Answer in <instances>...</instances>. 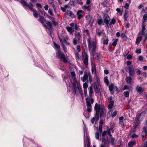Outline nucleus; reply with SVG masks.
Instances as JSON below:
<instances>
[{
    "label": "nucleus",
    "mask_w": 147,
    "mask_h": 147,
    "mask_svg": "<svg viewBox=\"0 0 147 147\" xmlns=\"http://www.w3.org/2000/svg\"><path fill=\"white\" fill-rule=\"evenodd\" d=\"M88 44V50L89 51H91L93 56L95 54L96 50L97 47V42L95 40L90 37L87 39Z\"/></svg>",
    "instance_id": "nucleus-1"
},
{
    "label": "nucleus",
    "mask_w": 147,
    "mask_h": 147,
    "mask_svg": "<svg viewBox=\"0 0 147 147\" xmlns=\"http://www.w3.org/2000/svg\"><path fill=\"white\" fill-rule=\"evenodd\" d=\"M94 109L96 112L95 117L98 120L99 119V114L100 118L103 117L105 111L104 107H101L100 105L96 103L94 107Z\"/></svg>",
    "instance_id": "nucleus-2"
},
{
    "label": "nucleus",
    "mask_w": 147,
    "mask_h": 147,
    "mask_svg": "<svg viewBox=\"0 0 147 147\" xmlns=\"http://www.w3.org/2000/svg\"><path fill=\"white\" fill-rule=\"evenodd\" d=\"M88 90L89 91V96L86 99V104H92L94 101L92 96V94L94 93L92 86H91L89 87Z\"/></svg>",
    "instance_id": "nucleus-3"
},
{
    "label": "nucleus",
    "mask_w": 147,
    "mask_h": 147,
    "mask_svg": "<svg viewBox=\"0 0 147 147\" xmlns=\"http://www.w3.org/2000/svg\"><path fill=\"white\" fill-rule=\"evenodd\" d=\"M56 57L61 60H63L64 62L66 63L67 61L65 55L61 53L59 50H58L56 53Z\"/></svg>",
    "instance_id": "nucleus-4"
},
{
    "label": "nucleus",
    "mask_w": 147,
    "mask_h": 147,
    "mask_svg": "<svg viewBox=\"0 0 147 147\" xmlns=\"http://www.w3.org/2000/svg\"><path fill=\"white\" fill-rule=\"evenodd\" d=\"M83 61L86 65H88V56L87 53H85L84 56L83 58Z\"/></svg>",
    "instance_id": "nucleus-5"
},
{
    "label": "nucleus",
    "mask_w": 147,
    "mask_h": 147,
    "mask_svg": "<svg viewBox=\"0 0 147 147\" xmlns=\"http://www.w3.org/2000/svg\"><path fill=\"white\" fill-rule=\"evenodd\" d=\"M104 22L107 25L109 24L110 19L109 16L107 14L104 15L103 17Z\"/></svg>",
    "instance_id": "nucleus-6"
},
{
    "label": "nucleus",
    "mask_w": 147,
    "mask_h": 147,
    "mask_svg": "<svg viewBox=\"0 0 147 147\" xmlns=\"http://www.w3.org/2000/svg\"><path fill=\"white\" fill-rule=\"evenodd\" d=\"M129 71V73L130 76H132L134 73V69L133 67H129L126 68Z\"/></svg>",
    "instance_id": "nucleus-7"
},
{
    "label": "nucleus",
    "mask_w": 147,
    "mask_h": 147,
    "mask_svg": "<svg viewBox=\"0 0 147 147\" xmlns=\"http://www.w3.org/2000/svg\"><path fill=\"white\" fill-rule=\"evenodd\" d=\"M84 147H86V144L87 147H90L89 138L87 136H86L84 138Z\"/></svg>",
    "instance_id": "nucleus-8"
},
{
    "label": "nucleus",
    "mask_w": 147,
    "mask_h": 147,
    "mask_svg": "<svg viewBox=\"0 0 147 147\" xmlns=\"http://www.w3.org/2000/svg\"><path fill=\"white\" fill-rule=\"evenodd\" d=\"M71 82L72 83V88L73 90H74V92L76 94H77V87L76 85H75L74 80H71Z\"/></svg>",
    "instance_id": "nucleus-9"
},
{
    "label": "nucleus",
    "mask_w": 147,
    "mask_h": 147,
    "mask_svg": "<svg viewBox=\"0 0 147 147\" xmlns=\"http://www.w3.org/2000/svg\"><path fill=\"white\" fill-rule=\"evenodd\" d=\"M83 13V11L82 10H79L77 12V14L78 16V19H80L82 17V14Z\"/></svg>",
    "instance_id": "nucleus-10"
},
{
    "label": "nucleus",
    "mask_w": 147,
    "mask_h": 147,
    "mask_svg": "<svg viewBox=\"0 0 147 147\" xmlns=\"http://www.w3.org/2000/svg\"><path fill=\"white\" fill-rule=\"evenodd\" d=\"M88 75L87 73L85 72L84 74V76L83 77L81 78V79L83 82H85L88 79Z\"/></svg>",
    "instance_id": "nucleus-11"
},
{
    "label": "nucleus",
    "mask_w": 147,
    "mask_h": 147,
    "mask_svg": "<svg viewBox=\"0 0 147 147\" xmlns=\"http://www.w3.org/2000/svg\"><path fill=\"white\" fill-rule=\"evenodd\" d=\"M59 39L62 45H64L65 44L69 45V44L67 43V41L65 38H59Z\"/></svg>",
    "instance_id": "nucleus-12"
},
{
    "label": "nucleus",
    "mask_w": 147,
    "mask_h": 147,
    "mask_svg": "<svg viewBox=\"0 0 147 147\" xmlns=\"http://www.w3.org/2000/svg\"><path fill=\"white\" fill-rule=\"evenodd\" d=\"M75 36L76 38H77V39L78 40H80L82 37L81 35L79 32H76Z\"/></svg>",
    "instance_id": "nucleus-13"
},
{
    "label": "nucleus",
    "mask_w": 147,
    "mask_h": 147,
    "mask_svg": "<svg viewBox=\"0 0 147 147\" xmlns=\"http://www.w3.org/2000/svg\"><path fill=\"white\" fill-rule=\"evenodd\" d=\"M145 115V112H142L140 113L139 115L137 116V119L140 120L142 119Z\"/></svg>",
    "instance_id": "nucleus-14"
},
{
    "label": "nucleus",
    "mask_w": 147,
    "mask_h": 147,
    "mask_svg": "<svg viewBox=\"0 0 147 147\" xmlns=\"http://www.w3.org/2000/svg\"><path fill=\"white\" fill-rule=\"evenodd\" d=\"M94 87L95 92L97 93H99L100 92V90L99 88H98L96 83L94 84Z\"/></svg>",
    "instance_id": "nucleus-15"
},
{
    "label": "nucleus",
    "mask_w": 147,
    "mask_h": 147,
    "mask_svg": "<svg viewBox=\"0 0 147 147\" xmlns=\"http://www.w3.org/2000/svg\"><path fill=\"white\" fill-rule=\"evenodd\" d=\"M87 106V111L89 113H90L91 112L92 109V107L91 104H86Z\"/></svg>",
    "instance_id": "nucleus-16"
},
{
    "label": "nucleus",
    "mask_w": 147,
    "mask_h": 147,
    "mask_svg": "<svg viewBox=\"0 0 147 147\" xmlns=\"http://www.w3.org/2000/svg\"><path fill=\"white\" fill-rule=\"evenodd\" d=\"M66 14L67 15H69L72 18H73L74 16V14L73 13L72 11H67L66 12Z\"/></svg>",
    "instance_id": "nucleus-17"
},
{
    "label": "nucleus",
    "mask_w": 147,
    "mask_h": 147,
    "mask_svg": "<svg viewBox=\"0 0 147 147\" xmlns=\"http://www.w3.org/2000/svg\"><path fill=\"white\" fill-rule=\"evenodd\" d=\"M86 18H87V20L88 21L89 24H90L91 26H92L93 22L92 19L90 18V16H88Z\"/></svg>",
    "instance_id": "nucleus-18"
},
{
    "label": "nucleus",
    "mask_w": 147,
    "mask_h": 147,
    "mask_svg": "<svg viewBox=\"0 0 147 147\" xmlns=\"http://www.w3.org/2000/svg\"><path fill=\"white\" fill-rule=\"evenodd\" d=\"M48 2L49 4L51 5L53 8L54 10H55V6L54 4V1L53 0H48Z\"/></svg>",
    "instance_id": "nucleus-19"
},
{
    "label": "nucleus",
    "mask_w": 147,
    "mask_h": 147,
    "mask_svg": "<svg viewBox=\"0 0 147 147\" xmlns=\"http://www.w3.org/2000/svg\"><path fill=\"white\" fill-rule=\"evenodd\" d=\"M147 134V131L144 130L142 132V139L143 141H144L145 140V136Z\"/></svg>",
    "instance_id": "nucleus-20"
},
{
    "label": "nucleus",
    "mask_w": 147,
    "mask_h": 147,
    "mask_svg": "<svg viewBox=\"0 0 147 147\" xmlns=\"http://www.w3.org/2000/svg\"><path fill=\"white\" fill-rule=\"evenodd\" d=\"M142 37L141 36L137 37L136 40V42L137 45H138L141 40H142Z\"/></svg>",
    "instance_id": "nucleus-21"
},
{
    "label": "nucleus",
    "mask_w": 147,
    "mask_h": 147,
    "mask_svg": "<svg viewBox=\"0 0 147 147\" xmlns=\"http://www.w3.org/2000/svg\"><path fill=\"white\" fill-rule=\"evenodd\" d=\"M39 18L38 20L41 23H44L46 22V21L44 18L43 17L41 16H39Z\"/></svg>",
    "instance_id": "nucleus-22"
},
{
    "label": "nucleus",
    "mask_w": 147,
    "mask_h": 147,
    "mask_svg": "<svg viewBox=\"0 0 147 147\" xmlns=\"http://www.w3.org/2000/svg\"><path fill=\"white\" fill-rule=\"evenodd\" d=\"M114 85L113 84H111L109 86V90L111 91V93L112 94L113 93V90Z\"/></svg>",
    "instance_id": "nucleus-23"
},
{
    "label": "nucleus",
    "mask_w": 147,
    "mask_h": 147,
    "mask_svg": "<svg viewBox=\"0 0 147 147\" xmlns=\"http://www.w3.org/2000/svg\"><path fill=\"white\" fill-rule=\"evenodd\" d=\"M26 6L28 7L29 9L32 11H33L35 9L33 8V5L31 3H30V4H28Z\"/></svg>",
    "instance_id": "nucleus-24"
},
{
    "label": "nucleus",
    "mask_w": 147,
    "mask_h": 147,
    "mask_svg": "<svg viewBox=\"0 0 147 147\" xmlns=\"http://www.w3.org/2000/svg\"><path fill=\"white\" fill-rule=\"evenodd\" d=\"M132 78L130 77H126V80L128 84H130L131 83Z\"/></svg>",
    "instance_id": "nucleus-25"
},
{
    "label": "nucleus",
    "mask_w": 147,
    "mask_h": 147,
    "mask_svg": "<svg viewBox=\"0 0 147 147\" xmlns=\"http://www.w3.org/2000/svg\"><path fill=\"white\" fill-rule=\"evenodd\" d=\"M66 29L70 34H71L74 32L73 29L71 27H66Z\"/></svg>",
    "instance_id": "nucleus-26"
},
{
    "label": "nucleus",
    "mask_w": 147,
    "mask_h": 147,
    "mask_svg": "<svg viewBox=\"0 0 147 147\" xmlns=\"http://www.w3.org/2000/svg\"><path fill=\"white\" fill-rule=\"evenodd\" d=\"M46 24H47L48 26V27H47L48 29H51L52 28V26L51 23L48 21L46 22Z\"/></svg>",
    "instance_id": "nucleus-27"
},
{
    "label": "nucleus",
    "mask_w": 147,
    "mask_h": 147,
    "mask_svg": "<svg viewBox=\"0 0 147 147\" xmlns=\"http://www.w3.org/2000/svg\"><path fill=\"white\" fill-rule=\"evenodd\" d=\"M33 11L34 12L33 14L34 16L36 18H37L38 14L37 13V12L36 10L35 9L34 10V11Z\"/></svg>",
    "instance_id": "nucleus-28"
},
{
    "label": "nucleus",
    "mask_w": 147,
    "mask_h": 147,
    "mask_svg": "<svg viewBox=\"0 0 147 147\" xmlns=\"http://www.w3.org/2000/svg\"><path fill=\"white\" fill-rule=\"evenodd\" d=\"M136 143V142L135 141H133V142H130L128 144V146L130 147H132L133 146V145L135 144Z\"/></svg>",
    "instance_id": "nucleus-29"
},
{
    "label": "nucleus",
    "mask_w": 147,
    "mask_h": 147,
    "mask_svg": "<svg viewBox=\"0 0 147 147\" xmlns=\"http://www.w3.org/2000/svg\"><path fill=\"white\" fill-rule=\"evenodd\" d=\"M71 76L72 78V80H74V79L76 78V74L74 72H71Z\"/></svg>",
    "instance_id": "nucleus-30"
},
{
    "label": "nucleus",
    "mask_w": 147,
    "mask_h": 147,
    "mask_svg": "<svg viewBox=\"0 0 147 147\" xmlns=\"http://www.w3.org/2000/svg\"><path fill=\"white\" fill-rule=\"evenodd\" d=\"M91 71L92 73L93 74L94 72L95 73H96V69L95 66L94 65L92 66L91 68Z\"/></svg>",
    "instance_id": "nucleus-31"
},
{
    "label": "nucleus",
    "mask_w": 147,
    "mask_h": 147,
    "mask_svg": "<svg viewBox=\"0 0 147 147\" xmlns=\"http://www.w3.org/2000/svg\"><path fill=\"white\" fill-rule=\"evenodd\" d=\"M143 22L144 23H145L146 21L147 20V14H145L144 15L143 17Z\"/></svg>",
    "instance_id": "nucleus-32"
},
{
    "label": "nucleus",
    "mask_w": 147,
    "mask_h": 147,
    "mask_svg": "<svg viewBox=\"0 0 147 147\" xmlns=\"http://www.w3.org/2000/svg\"><path fill=\"white\" fill-rule=\"evenodd\" d=\"M82 9L84 10L87 9L88 11L90 10V8L89 6H87L85 5H84L82 6Z\"/></svg>",
    "instance_id": "nucleus-33"
},
{
    "label": "nucleus",
    "mask_w": 147,
    "mask_h": 147,
    "mask_svg": "<svg viewBox=\"0 0 147 147\" xmlns=\"http://www.w3.org/2000/svg\"><path fill=\"white\" fill-rule=\"evenodd\" d=\"M136 90L138 92H140L142 91V88L141 87H139L138 86L136 88Z\"/></svg>",
    "instance_id": "nucleus-34"
},
{
    "label": "nucleus",
    "mask_w": 147,
    "mask_h": 147,
    "mask_svg": "<svg viewBox=\"0 0 147 147\" xmlns=\"http://www.w3.org/2000/svg\"><path fill=\"white\" fill-rule=\"evenodd\" d=\"M83 32L85 34L89 36H90L89 32V31L87 29L84 30L83 31Z\"/></svg>",
    "instance_id": "nucleus-35"
},
{
    "label": "nucleus",
    "mask_w": 147,
    "mask_h": 147,
    "mask_svg": "<svg viewBox=\"0 0 147 147\" xmlns=\"http://www.w3.org/2000/svg\"><path fill=\"white\" fill-rule=\"evenodd\" d=\"M116 22V20L115 18H113L111 20V21L110 23V25H111L112 24H114Z\"/></svg>",
    "instance_id": "nucleus-36"
},
{
    "label": "nucleus",
    "mask_w": 147,
    "mask_h": 147,
    "mask_svg": "<svg viewBox=\"0 0 147 147\" xmlns=\"http://www.w3.org/2000/svg\"><path fill=\"white\" fill-rule=\"evenodd\" d=\"M108 100L109 102V103H114V101L113 100V98L112 97H111L109 98Z\"/></svg>",
    "instance_id": "nucleus-37"
},
{
    "label": "nucleus",
    "mask_w": 147,
    "mask_h": 147,
    "mask_svg": "<svg viewBox=\"0 0 147 147\" xmlns=\"http://www.w3.org/2000/svg\"><path fill=\"white\" fill-rule=\"evenodd\" d=\"M77 39H76V38H74L73 39V43L74 45H76L77 44Z\"/></svg>",
    "instance_id": "nucleus-38"
},
{
    "label": "nucleus",
    "mask_w": 147,
    "mask_h": 147,
    "mask_svg": "<svg viewBox=\"0 0 147 147\" xmlns=\"http://www.w3.org/2000/svg\"><path fill=\"white\" fill-rule=\"evenodd\" d=\"M88 84L86 83H85L83 84V88L84 89H87L88 87Z\"/></svg>",
    "instance_id": "nucleus-39"
},
{
    "label": "nucleus",
    "mask_w": 147,
    "mask_h": 147,
    "mask_svg": "<svg viewBox=\"0 0 147 147\" xmlns=\"http://www.w3.org/2000/svg\"><path fill=\"white\" fill-rule=\"evenodd\" d=\"M114 105V103H109L108 106V108L109 109H111L112 108Z\"/></svg>",
    "instance_id": "nucleus-40"
},
{
    "label": "nucleus",
    "mask_w": 147,
    "mask_h": 147,
    "mask_svg": "<svg viewBox=\"0 0 147 147\" xmlns=\"http://www.w3.org/2000/svg\"><path fill=\"white\" fill-rule=\"evenodd\" d=\"M53 44L54 46L55 47L58 49V50H59L60 48V46L55 42H54Z\"/></svg>",
    "instance_id": "nucleus-41"
},
{
    "label": "nucleus",
    "mask_w": 147,
    "mask_h": 147,
    "mask_svg": "<svg viewBox=\"0 0 147 147\" xmlns=\"http://www.w3.org/2000/svg\"><path fill=\"white\" fill-rule=\"evenodd\" d=\"M118 40L117 39H115L113 42V45L114 46H115L117 44Z\"/></svg>",
    "instance_id": "nucleus-42"
},
{
    "label": "nucleus",
    "mask_w": 147,
    "mask_h": 147,
    "mask_svg": "<svg viewBox=\"0 0 147 147\" xmlns=\"http://www.w3.org/2000/svg\"><path fill=\"white\" fill-rule=\"evenodd\" d=\"M117 111H115L111 115V116L112 117H115L117 115Z\"/></svg>",
    "instance_id": "nucleus-43"
},
{
    "label": "nucleus",
    "mask_w": 147,
    "mask_h": 147,
    "mask_svg": "<svg viewBox=\"0 0 147 147\" xmlns=\"http://www.w3.org/2000/svg\"><path fill=\"white\" fill-rule=\"evenodd\" d=\"M89 81L90 84H91L92 82V78L91 75L90 74L88 75Z\"/></svg>",
    "instance_id": "nucleus-44"
},
{
    "label": "nucleus",
    "mask_w": 147,
    "mask_h": 147,
    "mask_svg": "<svg viewBox=\"0 0 147 147\" xmlns=\"http://www.w3.org/2000/svg\"><path fill=\"white\" fill-rule=\"evenodd\" d=\"M102 22V20L101 19H99L97 21L98 24L99 25H101Z\"/></svg>",
    "instance_id": "nucleus-45"
},
{
    "label": "nucleus",
    "mask_w": 147,
    "mask_h": 147,
    "mask_svg": "<svg viewBox=\"0 0 147 147\" xmlns=\"http://www.w3.org/2000/svg\"><path fill=\"white\" fill-rule=\"evenodd\" d=\"M124 95L126 97H129V92H125L124 93Z\"/></svg>",
    "instance_id": "nucleus-46"
},
{
    "label": "nucleus",
    "mask_w": 147,
    "mask_h": 147,
    "mask_svg": "<svg viewBox=\"0 0 147 147\" xmlns=\"http://www.w3.org/2000/svg\"><path fill=\"white\" fill-rule=\"evenodd\" d=\"M104 82L105 83H106L107 84H108L109 83V81L108 79V77H105L104 78Z\"/></svg>",
    "instance_id": "nucleus-47"
},
{
    "label": "nucleus",
    "mask_w": 147,
    "mask_h": 147,
    "mask_svg": "<svg viewBox=\"0 0 147 147\" xmlns=\"http://www.w3.org/2000/svg\"><path fill=\"white\" fill-rule=\"evenodd\" d=\"M20 2L21 4L27 6V5H28V4L24 0H21L20 1Z\"/></svg>",
    "instance_id": "nucleus-48"
},
{
    "label": "nucleus",
    "mask_w": 147,
    "mask_h": 147,
    "mask_svg": "<svg viewBox=\"0 0 147 147\" xmlns=\"http://www.w3.org/2000/svg\"><path fill=\"white\" fill-rule=\"evenodd\" d=\"M76 49L78 52H80L81 51V48L80 46L77 45L76 47Z\"/></svg>",
    "instance_id": "nucleus-49"
},
{
    "label": "nucleus",
    "mask_w": 147,
    "mask_h": 147,
    "mask_svg": "<svg viewBox=\"0 0 147 147\" xmlns=\"http://www.w3.org/2000/svg\"><path fill=\"white\" fill-rule=\"evenodd\" d=\"M125 121H119L120 124L122 126L125 125Z\"/></svg>",
    "instance_id": "nucleus-50"
},
{
    "label": "nucleus",
    "mask_w": 147,
    "mask_h": 147,
    "mask_svg": "<svg viewBox=\"0 0 147 147\" xmlns=\"http://www.w3.org/2000/svg\"><path fill=\"white\" fill-rule=\"evenodd\" d=\"M109 40L108 39L104 40L103 41V44L104 45H107L108 44Z\"/></svg>",
    "instance_id": "nucleus-51"
},
{
    "label": "nucleus",
    "mask_w": 147,
    "mask_h": 147,
    "mask_svg": "<svg viewBox=\"0 0 147 147\" xmlns=\"http://www.w3.org/2000/svg\"><path fill=\"white\" fill-rule=\"evenodd\" d=\"M114 140H115V138H113L112 137V136L111 137V142L112 143V144L113 145Z\"/></svg>",
    "instance_id": "nucleus-52"
},
{
    "label": "nucleus",
    "mask_w": 147,
    "mask_h": 147,
    "mask_svg": "<svg viewBox=\"0 0 147 147\" xmlns=\"http://www.w3.org/2000/svg\"><path fill=\"white\" fill-rule=\"evenodd\" d=\"M130 87L131 86L127 85H125L123 87V89L124 90L129 89Z\"/></svg>",
    "instance_id": "nucleus-53"
},
{
    "label": "nucleus",
    "mask_w": 147,
    "mask_h": 147,
    "mask_svg": "<svg viewBox=\"0 0 147 147\" xmlns=\"http://www.w3.org/2000/svg\"><path fill=\"white\" fill-rule=\"evenodd\" d=\"M145 23H144V22H142V30L144 31L146 30V28H145V25H144V24Z\"/></svg>",
    "instance_id": "nucleus-54"
},
{
    "label": "nucleus",
    "mask_w": 147,
    "mask_h": 147,
    "mask_svg": "<svg viewBox=\"0 0 147 147\" xmlns=\"http://www.w3.org/2000/svg\"><path fill=\"white\" fill-rule=\"evenodd\" d=\"M77 89L78 90L80 94V93H81H81L82 92H83L82 91V88H81L80 86L79 87H77Z\"/></svg>",
    "instance_id": "nucleus-55"
},
{
    "label": "nucleus",
    "mask_w": 147,
    "mask_h": 147,
    "mask_svg": "<svg viewBox=\"0 0 147 147\" xmlns=\"http://www.w3.org/2000/svg\"><path fill=\"white\" fill-rule=\"evenodd\" d=\"M52 23L55 26H56L57 24V23L55 21V19L52 20Z\"/></svg>",
    "instance_id": "nucleus-56"
},
{
    "label": "nucleus",
    "mask_w": 147,
    "mask_h": 147,
    "mask_svg": "<svg viewBox=\"0 0 147 147\" xmlns=\"http://www.w3.org/2000/svg\"><path fill=\"white\" fill-rule=\"evenodd\" d=\"M136 53L138 54H140L141 53V50L140 49H136Z\"/></svg>",
    "instance_id": "nucleus-57"
},
{
    "label": "nucleus",
    "mask_w": 147,
    "mask_h": 147,
    "mask_svg": "<svg viewBox=\"0 0 147 147\" xmlns=\"http://www.w3.org/2000/svg\"><path fill=\"white\" fill-rule=\"evenodd\" d=\"M136 73L138 75H140L141 74V71L138 69H136Z\"/></svg>",
    "instance_id": "nucleus-58"
},
{
    "label": "nucleus",
    "mask_w": 147,
    "mask_h": 147,
    "mask_svg": "<svg viewBox=\"0 0 147 147\" xmlns=\"http://www.w3.org/2000/svg\"><path fill=\"white\" fill-rule=\"evenodd\" d=\"M75 56L76 58L78 59H80V57L79 56V53H75Z\"/></svg>",
    "instance_id": "nucleus-59"
},
{
    "label": "nucleus",
    "mask_w": 147,
    "mask_h": 147,
    "mask_svg": "<svg viewBox=\"0 0 147 147\" xmlns=\"http://www.w3.org/2000/svg\"><path fill=\"white\" fill-rule=\"evenodd\" d=\"M95 137L98 140L99 138V134L98 132H96L95 134Z\"/></svg>",
    "instance_id": "nucleus-60"
},
{
    "label": "nucleus",
    "mask_w": 147,
    "mask_h": 147,
    "mask_svg": "<svg viewBox=\"0 0 147 147\" xmlns=\"http://www.w3.org/2000/svg\"><path fill=\"white\" fill-rule=\"evenodd\" d=\"M98 120L96 118V117H93L91 119V121L92 123H94V122L95 120Z\"/></svg>",
    "instance_id": "nucleus-61"
},
{
    "label": "nucleus",
    "mask_w": 147,
    "mask_h": 147,
    "mask_svg": "<svg viewBox=\"0 0 147 147\" xmlns=\"http://www.w3.org/2000/svg\"><path fill=\"white\" fill-rule=\"evenodd\" d=\"M139 147H147V143H146L141 145Z\"/></svg>",
    "instance_id": "nucleus-62"
},
{
    "label": "nucleus",
    "mask_w": 147,
    "mask_h": 147,
    "mask_svg": "<svg viewBox=\"0 0 147 147\" xmlns=\"http://www.w3.org/2000/svg\"><path fill=\"white\" fill-rule=\"evenodd\" d=\"M48 13L50 14L51 15L53 16V13L52 10L51 9H49L48 10Z\"/></svg>",
    "instance_id": "nucleus-63"
},
{
    "label": "nucleus",
    "mask_w": 147,
    "mask_h": 147,
    "mask_svg": "<svg viewBox=\"0 0 147 147\" xmlns=\"http://www.w3.org/2000/svg\"><path fill=\"white\" fill-rule=\"evenodd\" d=\"M84 93L85 94V96L86 97V96H88L87 89H84Z\"/></svg>",
    "instance_id": "nucleus-64"
}]
</instances>
